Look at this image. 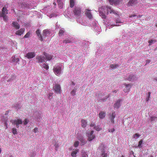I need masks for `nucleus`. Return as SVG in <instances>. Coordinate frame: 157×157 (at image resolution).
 Listing matches in <instances>:
<instances>
[{
  "instance_id": "nucleus-13",
  "label": "nucleus",
  "mask_w": 157,
  "mask_h": 157,
  "mask_svg": "<svg viewBox=\"0 0 157 157\" xmlns=\"http://www.w3.org/2000/svg\"><path fill=\"white\" fill-rule=\"evenodd\" d=\"M43 54L45 56V60H50L52 59V56L51 55L47 54L45 52H44Z\"/></svg>"
},
{
  "instance_id": "nucleus-7",
  "label": "nucleus",
  "mask_w": 157,
  "mask_h": 157,
  "mask_svg": "<svg viewBox=\"0 0 157 157\" xmlns=\"http://www.w3.org/2000/svg\"><path fill=\"white\" fill-rule=\"evenodd\" d=\"M105 7L101 6L99 9L100 15L102 18L105 19L106 16L104 12Z\"/></svg>"
},
{
  "instance_id": "nucleus-2",
  "label": "nucleus",
  "mask_w": 157,
  "mask_h": 157,
  "mask_svg": "<svg viewBox=\"0 0 157 157\" xmlns=\"http://www.w3.org/2000/svg\"><path fill=\"white\" fill-rule=\"evenodd\" d=\"M10 122H11L13 124L16 125L17 128H19V125L20 124H21L22 123V121L21 119L11 120L10 121Z\"/></svg>"
},
{
  "instance_id": "nucleus-52",
  "label": "nucleus",
  "mask_w": 157,
  "mask_h": 157,
  "mask_svg": "<svg viewBox=\"0 0 157 157\" xmlns=\"http://www.w3.org/2000/svg\"><path fill=\"white\" fill-rule=\"evenodd\" d=\"M90 126L91 127H94L95 126V125L94 123H91L90 124Z\"/></svg>"
},
{
  "instance_id": "nucleus-24",
  "label": "nucleus",
  "mask_w": 157,
  "mask_h": 157,
  "mask_svg": "<svg viewBox=\"0 0 157 157\" xmlns=\"http://www.w3.org/2000/svg\"><path fill=\"white\" fill-rule=\"evenodd\" d=\"M136 78V77L135 76L130 75L128 78V80L130 81H132L135 80Z\"/></svg>"
},
{
  "instance_id": "nucleus-22",
  "label": "nucleus",
  "mask_w": 157,
  "mask_h": 157,
  "mask_svg": "<svg viewBox=\"0 0 157 157\" xmlns=\"http://www.w3.org/2000/svg\"><path fill=\"white\" fill-rule=\"evenodd\" d=\"M115 112L112 113L111 115L110 116V118L111 120V122L113 123H114V119L115 118Z\"/></svg>"
},
{
  "instance_id": "nucleus-14",
  "label": "nucleus",
  "mask_w": 157,
  "mask_h": 157,
  "mask_svg": "<svg viewBox=\"0 0 157 157\" xmlns=\"http://www.w3.org/2000/svg\"><path fill=\"white\" fill-rule=\"evenodd\" d=\"M124 85L125 86V87L124 90V91L125 92H128L131 87V85L130 84H125Z\"/></svg>"
},
{
  "instance_id": "nucleus-31",
  "label": "nucleus",
  "mask_w": 157,
  "mask_h": 157,
  "mask_svg": "<svg viewBox=\"0 0 157 157\" xmlns=\"http://www.w3.org/2000/svg\"><path fill=\"white\" fill-rule=\"evenodd\" d=\"M64 31L63 29H60L59 32V36H62L63 34Z\"/></svg>"
},
{
  "instance_id": "nucleus-54",
  "label": "nucleus",
  "mask_w": 157,
  "mask_h": 157,
  "mask_svg": "<svg viewBox=\"0 0 157 157\" xmlns=\"http://www.w3.org/2000/svg\"><path fill=\"white\" fill-rule=\"evenodd\" d=\"M136 15L134 14V15H130L129 16V17L131 18V17H136Z\"/></svg>"
},
{
  "instance_id": "nucleus-55",
  "label": "nucleus",
  "mask_w": 157,
  "mask_h": 157,
  "mask_svg": "<svg viewBox=\"0 0 157 157\" xmlns=\"http://www.w3.org/2000/svg\"><path fill=\"white\" fill-rule=\"evenodd\" d=\"M142 15H139L138 16H137L136 18H138L141 17H142Z\"/></svg>"
},
{
  "instance_id": "nucleus-29",
  "label": "nucleus",
  "mask_w": 157,
  "mask_h": 157,
  "mask_svg": "<svg viewBox=\"0 0 157 157\" xmlns=\"http://www.w3.org/2000/svg\"><path fill=\"white\" fill-rule=\"evenodd\" d=\"M78 150H75L73 151L71 153V155L73 157H75L76 154L78 152Z\"/></svg>"
},
{
  "instance_id": "nucleus-43",
  "label": "nucleus",
  "mask_w": 157,
  "mask_h": 157,
  "mask_svg": "<svg viewBox=\"0 0 157 157\" xmlns=\"http://www.w3.org/2000/svg\"><path fill=\"white\" fill-rule=\"evenodd\" d=\"M2 17L3 18V20L4 21H8V17L6 16V15L4 16L3 17Z\"/></svg>"
},
{
  "instance_id": "nucleus-56",
  "label": "nucleus",
  "mask_w": 157,
  "mask_h": 157,
  "mask_svg": "<svg viewBox=\"0 0 157 157\" xmlns=\"http://www.w3.org/2000/svg\"><path fill=\"white\" fill-rule=\"evenodd\" d=\"M52 93H50L49 94H48V97L49 98L52 95Z\"/></svg>"
},
{
  "instance_id": "nucleus-1",
  "label": "nucleus",
  "mask_w": 157,
  "mask_h": 157,
  "mask_svg": "<svg viewBox=\"0 0 157 157\" xmlns=\"http://www.w3.org/2000/svg\"><path fill=\"white\" fill-rule=\"evenodd\" d=\"M73 13L76 17H80L82 13V8L78 6H75L73 9Z\"/></svg>"
},
{
  "instance_id": "nucleus-46",
  "label": "nucleus",
  "mask_w": 157,
  "mask_h": 157,
  "mask_svg": "<svg viewBox=\"0 0 157 157\" xmlns=\"http://www.w3.org/2000/svg\"><path fill=\"white\" fill-rule=\"evenodd\" d=\"M101 155L102 157H107L108 155L107 153H105L103 152H102Z\"/></svg>"
},
{
  "instance_id": "nucleus-64",
  "label": "nucleus",
  "mask_w": 157,
  "mask_h": 157,
  "mask_svg": "<svg viewBox=\"0 0 157 157\" xmlns=\"http://www.w3.org/2000/svg\"><path fill=\"white\" fill-rule=\"evenodd\" d=\"M7 112V113H5V114L6 115L7 114H8V112Z\"/></svg>"
},
{
  "instance_id": "nucleus-10",
  "label": "nucleus",
  "mask_w": 157,
  "mask_h": 157,
  "mask_svg": "<svg viewBox=\"0 0 157 157\" xmlns=\"http://www.w3.org/2000/svg\"><path fill=\"white\" fill-rule=\"evenodd\" d=\"M36 59L38 63H42L45 61V57L44 56H37L36 57Z\"/></svg>"
},
{
  "instance_id": "nucleus-38",
  "label": "nucleus",
  "mask_w": 157,
  "mask_h": 157,
  "mask_svg": "<svg viewBox=\"0 0 157 157\" xmlns=\"http://www.w3.org/2000/svg\"><path fill=\"white\" fill-rule=\"evenodd\" d=\"M143 141L142 140H140L139 142V144L138 145V147H141V145Z\"/></svg>"
},
{
  "instance_id": "nucleus-51",
  "label": "nucleus",
  "mask_w": 157,
  "mask_h": 157,
  "mask_svg": "<svg viewBox=\"0 0 157 157\" xmlns=\"http://www.w3.org/2000/svg\"><path fill=\"white\" fill-rule=\"evenodd\" d=\"M115 131V129L114 128H113L112 129H109V132H114Z\"/></svg>"
},
{
  "instance_id": "nucleus-26",
  "label": "nucleus",
  "mask_w": 157,
  "mask_h": 157,
  "mask_svg": "<svg viewBox=\"0 0 157 157\" xmlns=\"http://www.w3.org/2000/svg\"><path fill=\"white\" fill-rule=\"evenodd\" d=\"M57 2L58 4L59 8L60 9L62 8H63V3L61 1V0H58L57 1Z\"/></svg>"
},
{
  "instance_id": "nucleus-8",
  "label": "nucleus",
  "mask_w": 157,
  "mask_h": 157,
  "mask_svg": "<svg viewBox=\"0 0 157 157\" xmlns=\"http://www.w3.org/2000/svg\"><path fill=\"white\" fill-rule=\"evenodd\" d=\"M77 138L78 140L80 141L81 143V145H83L86 143V141L84 139L83 136L81 135L80 136V135H78Z\"/></svg>"
},
{
  "instance_id": "nucleus-45",
  "label": "nucleus",
  "mask_w": 157,
  "mask_h": 157,
  "mask_svg": "<svg viewBox=\"0 0 157 157\" xmlns=\"http://www.w3.org/2000/svg\"><path fill=\"white\" fill-rule=\"evenodd\" d=\"M55 141V143L54 144V146L56 148H57L59 147V145L58 143H57V142L56 141Z\"/></svg>"
},
{
  "instance_id": "nucleus-23",
  "label": "nucleus",
  "mask_w": 157,
  "mask_h": 157,
  "mask_svg": "<svg viewBox=\"0 0 157 157\" xmlns=\"http://www.w3.org/2000/svg\"><path fill=\"white\" fill-rule=\"evenodd\" d=\"M105 116V113L101 112L99 114V117L101 119L104 118Z\"/></svg>"
},
{
  "instance_id": "nucleus-48",
  "label": "nucleus",
  "mask_w": 157,
  "mask_h": 157,
  "mask_svg": "<svg viewBox=\"0 0 157 157\" xmlns=\"http://www.w3.org/2000/svg\"><path fill=\"white\" fill-rule=\"evenodd\" d=\"M28 120L27 119H25V120H24V125H26L28 122Z\"/></svg>"
},
{
  "instance_id": "nucleus-35",
  "label": "nucleus",
  "mask_w": 157,
  "mask_h": 157,
  "mask_svg": "<svg viewBox=\"0 0 157 157\" xmlns=\"http://www.w3.org/2000/svg\"><path fill=\"white\" fill-rule=\"evenodd\" d=\"M43 66L44 68L46 69V70H48V69L49 66L47 64H44Z\"/></svg>"
},
{
  "instance_id": "nucleus-6",
  "label": "nucleus",
  "mask_w": 157,
  "mask_h": 157,
  "mask_svg": "<svg viewBox=\"0 0 157 157\" xmlns=\"http://www.w3.org/2000/svg\"><path fill=\"white\" fill-rule=\"evenodd\" d=\"M94 131H91L88 134L87 136L88 137V140L90 141L94 139L95 137V136L93 134Z\"/></svg>"
},
{
  "instance_id": "nucleus-57",
  "label": "nucleus",
  "mask_w": 157,
  "mask_h": 157,
  "mask_svg": "<svg viewBox=\"0 0 157 157\" xmlns=\"http://www.w3.org/2000/svg\"><path fill=\"white\" fill-rule=\"evenodd\" d=\"M151 62V61L150 60H147L146 61V63H149Z\"/></svg>"
},
{
  "instance_id": "nucleus-19",
  "label": "nucleus",
  "mask_w": 157,
  "mask_h": 157,
  "mask_svg": "<svg viewBox=\"0 0 157 157\" xmlns=\"http://www.w3.org/2000/svg\"><path fill=\"white\" fill-rule=\"evenodd\" d=\"M12 26L14 28L17 29H19L20 28V25L17 22L13 21L12 23Z\"/></svg>"
},
{
  "instance_id": "nucleus-30",
  "label": "nucleus",
  "mask_w": 157,
  "mask_h": 157,
  "mask_svg": "<svg viewBox=\"0 0 157 157\" xmlns=\"http://www.w3.org/2000/svg\"><path fill=\"white\" fill-rule=\"evenodd\" d=\"M71 42V40L68 39H66L65 40H63V42L64 43L67 44Z\"/></svg>"
},
{
  "instance_id": "nucleus-50",
  "label": "nucleus",
  "mask_w": 157,
  "mask_h": 157,
  "mask_svg": "<svg viewBox=\"0 0 157 157\" xmlns=\"http://www.w3.org/2000/svg\"><path fill=\"white\" fill-rule=\"evenodd\" d=\"M38 131V128H35L33 129V132L35 133H36Z\"/></svg>"
},
{
  "instance_id": "nucleus-11",
  "label": "nucleus",
  "mask_w": 157,
  "mask_h": 157,
  "mask_svg": "<svg viewBox=\"0 0 157 157\" xmlns=\"http://www.w3.org/2000/svg\"><path fill=\"white\" fill-rule=\"evenodd\" d=\"M35 56V54L34 52H28L25 56V57L29 59L33 58Z\"/></svg>"
},
{
  "instance_id": "nucleus-25",
  "label": "nucleus",
  "mask_w": 157,
  "mask_h": 157,
  "mask_svg": "<svg viewBox=\"0 0 157 157\" xmlns=\"http://www.w3.org/2000/svg\"><path fill=\"white\" fill-rule=\"evenodd\" d=\"M87 123L86 120L82 119L81 120V125L82 127L85 128L86 127Z\"/></svg>"
},
{
  "instance_id": "nucleus-47",
  "label": "nucleus",
  "mask_w": 157,
  "mask_h": 157,
  "mask_svg": "<svg viewBox=\"0 0 157 157\" xmlns=\"http://www.w3.org/2000/svg\"><path fill=\"white\" fill-rule=\"evenodd\" d=\"M115 22H116V23H117V24L119 23H123V22H121L120 21V20H119V19H118L116 20Z\"/></svg>"
},
{
  "instance_id": "nucleus-16",
  "label": "nucleus",
  "mask_w": 157,
  "mask_h": 157,
  "mask_svg": "<svg viewBox=\"0 0 157 157\" xmlns=\"http://www.w3.org/2000/svg\"><path fill=\"white\" fill-rule=\"evenodd\" d=\"M110 4L111 5L113 4L115 5L118 4L120 1V0H109Z\"/></svg>"
},
{
  "instance_id": "nucleus-42",
  "label": "nucleus",
  "mask_w": 157,
  "mask_h": 157,
  "mask_svg": "<svg viewBox=\"0 0 157 157\" xmlns=\"http://www.w3.org/2000/svg\"><path fill=\"white\" fill-rule=\"evenodd\" d=\"M157 120V118L155 117H151V122L152 121H155V120Z\"/></svg>"
},
{
  "instance_id": "nucleus-58",
  "label": "nucleus",
  "mask_w": 157,
  "mask_h": 157,
  "mask_svg": "<svg viewBox=\"0 0 157 157\" xmlns=\"http://www.w3.org/2000/svg\"><path fill=\"white\" fill-rule=\"evenodd\" d=\"M151 94V92H149L148 93V97L149 98H150Z\"/></svg>"
},
{
  "instance_id": "nucleus-36",
  "label": "nucleus",
  "mask_w": 157,
  "mask_h": 157,
  "mask_svg": "<svg viewBox=\"0 0 157 157\" xmlns=\"http://www.w3.org/2000/svg\"><path fill=\"white\" fill-rule=\"evenodd\" d=\"M48 31L47 30H44L43 31V36H46V35L47 34H48Z\"/></svg>"
},
{
  "instance_id": "nucleus-5",
  "label": "nucleus",
  "mask_w": 157,
  "mask_h": 157,
  "mask_svg": "<svg viewBox=\"0 0 157 157\" xmlns=\"http://www.w3.org/2000/svg\"><path fill=\"white\" fill-rule=\"evenodd\" d=\"M54 92L57 94H60L61 87L59 84H56L53 87Z\"/></svg>"
},
{
  "instance_id": "nucleus-49",
  "label": "nucleus",
  "mask_w": 157,
  "mask_h": 157,
  "mask_svg": "<svg viewBox=\"0 0 157 157\" xmlns=\"http://www.w3.org/2000/svg\"><path fill=\"white\" fill-rule=\"evenodd\" d=\"M75 92H76V91L74 90H73L72 91H71V94L72 95L74 96L75 94Z\"/></svg>"
},
{
  "instance_id": "nucleus-20",
  "label": "nucleus",
  "mask_w": 157,
  "mask_h": 157,
  "mask_svg": "<svg viewBox=\"0 0 157 157\" xmlns=\"http://www.w3.org/2000/svg\"><path fill=\"white\" fill-rule=\"evenodd\" d=\"M36 33L37 35V36L39 37V40L41 41H42L43 40V39L41 35L40 34V31L39 29H38L36 31Z\"/></svg>"
},
{
  "instance_id": "nucleus-15",
  "label": "nucleus",
  "mask_w": 157,
  "mask_h": 157,
  "mask_svg": "<svg viewBox=\"0 0 157 157\" xmlns=\"http://www.w3.org/2000/svg\"><path fill=\"white\" fill-rule=\"evenodd\" d=\"M25 31L24 28H22L20 29V30L17 31L15 33V34L17 35L21 36L22 34Z\"/></svg>"
},
{
  "instance_id": "nucleus-28",
  "label": "nucleus",
  "mask_w": 157,
  "mask_h": 157,
  "mask_svg": "<svg viewBox=\"0 0 157 157\" xmlns=\"http://www.w3.org/2000/svg\"><path fill=\"white\" fill-rule=\"evenodd\" d=\"M70 7L73 8L75 4V2L74 0H70Z\"/></svg>"
},
{
  "instance_id": "nucleus-9",
  "label": "nucleus",
  "mask_w": 157,
  "mask_h": 157,
  "mask_svg": "<svg viewBox=\"0 0 157 157\" xmlns=\"http://www.w3.org/2000/svg\"><path fill=\"white\" fill-rule=\"evenodd\" d=\"M8 10L5 7H3L2 10V12H0V17H2L4 16L8 13Z\"/></svg>"
},
{
  "instance_id": "nucleus-61",
  "label": "nucleus",
  "mask_w": 157,
  "mask_h": 157,
  "mask_svg": "<svg viewBox=\"0 0 157 157\" xmlns=\"http://www.w3.org/2000/svg\"><path fill=\"white\" fill-rule=\"evenodd\" d=\"M149 98L148 97V98H146L147 101H148V100H149Z\"/></svg>"
},
{
  "instance_id": "nucleus-17",
  "label": "nucleus",
  "mask_w": 157,
  "mask_h": 157,
  "mask_svg": "<svg viewBox=\"0 0 157 157\" xmlns=\"http://www.w3.org/2000/svg\"><path fill=\"white\" fill-rule=\"evenodd\" d=\"M137 3V0H130L129 2H128V5L129 6H132L136 4Z\"/></svg>"
},
{
  "instance_id": "nucleus-60",
  "label": "nucleus",
  "mask_w": 157,
  "mask_h": 157,
  "mask_svg": "<svg viewBox=\"0 0 157 157\" xmlns=\"http://www.w3.org/2000/svg\"><path fill=\"white\" fill-rule=\"evenodd\" d=\"M120 25H118V24H117V25H114V26H119Z\"/></svg>"
},
{
  "instance_id": "nucleus-63",
  "label": "nucleus",
  "mask_w": 157,
  "mask_h": 157,
  "mask_svg": "<svg viewBox=\"0 0 157 157\" xmlns=\"http://www.w3.org/2000/svg\"><path fill=\"white\" fill-rule=\"evenodd\" d=\"M1 151H2L1 148H0V154L1 153Z\"/></svg>"
},
{
  "instance_id": "nucleus-4",
  "label": "nucleus",
  "mask_w": 157,
  "mask_h": 157,
  "mask_svg": "<svg viewBox=\"0 0 157 157\" xmlns=\"http://www.w3.org/2000/svg\"><path fill=\"white\" fill-rule=\"evenodd\" d=\"M53 71L54 73L57 76H59L61 73V68L60 67H54Z\"/></svg>"
},
{
  "instance_id": "nucleus-32",
  "label": "nucleus",
  "mask_w": 157,
  "mask_h": 157,
  "mask_svg": "<svg viewBox=\"0 0 157 157\" xmlns=\"http://www.w3.org/2000/svg\"><path fill=\"white\" fill-rule=\"evenodd\" d=\"M12 133L14 135H16L17 134V132L16 128H13L12 129Z\"/></svg>"
},
{
  "instance_id": "nucleus-18",
  "label": "nucleus",
  "mask_w": 157,
  "mask_h": 157,
  "mask_svg": "<svg viewBox=\"0 0 157 157\" xmlns=\"http://www.w3.org/2000/svg\"><path fill=\"white\" fill-rule=\"evenodd\" d=\"M121 101V100L120 99H119L115 103L114 105V109H118L119 107L120 106V102Z\"/></svg>"
},
{
  "instance_id": "nucleus-53",
  "label": "nucleus",
  "mask_w": 157,
  "mask_h": 157,
  "mask_svg": "<svg viewBox=\"0 0 157 157\" xmlns=\"http://www.w3.org/2000/svg\"><path fill=\"white\" fill-rule=\"evenodd\" d=\"M7 118H6V121L5 122V125L6 126V128H7V125H8V123L7 122Z\"/></svg>"
},
{
  "instance_id": "nucleus-33",
  "label": "nucleus",
  "mask_w": 157,
  "mask_h": 157,
  "mask_svg": "<svg viewBox=\"0 0 157 157\" xmlns=\"http://www.w3.org/2000/svg\"><path fill=\"white\" fill-rule=\"evenodd\" d=\"M94 129H95L96 131H98L102 129V128H99L98 126H95L94 127Z\"/></svg>"
},
{
  "instance_id": "nucleus-21",
  "label": "nucleus",
  "mask_w": 157,
  "mask_h": 157,
  "mask_svg": "<svg viewBox=\"0 0 157 157\" xmlns=\"http://www.w3.org/2000/svg\"><path fill=\"white\" fill-rule=\"evenodd\" d=\"M11 61L13 62H15L16 63H19V60L18 58H15V56H13L11 59Z\"/></svg>"
},
{
  "instance_id": "nucleus-39",
  "label": "nucleus",
  "mask_w": 157,
  "mask_h": 157,
  "mask_svg": "<svg viewBox=\"0 0 157 157\" xmlns=\"http://www.w3.org/2000/svg\"><path fill=\"white\" fill-rule=\"evenodd\" d=\"M88 155L87 154H86V152H84L83 153H82L81 157H88Z\"/></svg>"
},
{
  "instance_id": "nucleus-34",
  "label": "nucleus",
  "mask_w": 157,
  "mask_h": 157,
  "mask_svg": "<svg viewBox=\"0 0 157 157\" xmlns=\"http://www.w3.org/2000/svg\"><path fill=\"white\" fill-rule=\"evenodd\" d=\"M21 6L22 7H24L25 8H29V5L28 4L25 3H22Z\"/></svg>"
},
{
  "instance_id": "nucleus-27",
  "label": "nucleus",
  "mask_w": 157,
  "mask_h": 157,
  "mask_svg": "<svg viewBox=\"0 0 157 157\" xmlns=\"http://www.w3.org/2000/svg\"><path fill=\"white\" fill-rule=\"evenodd\" d=\"M119 66V65L117 64H113L110 65V67L113 69H115L117 68Z\"/></svg>"
},
{
  "instance_id": "nucleus-40",
  "label": "nucleus",
  "mask_w": 157,
  "mask_h": 157,
  "mask_svg": "<svg viewBox=\"0 0 157 157\" xmlns=\"http://www.w3.org/2000/svg\"><path fill=\"white\" fill-rule=\"evenodd\" d=\"M30 34V33L29 32H28L24 36V38H29Z\"/></svg>"
},
{
  "instance_id": "nucleus-3",
  "label": "nucleus",
  "mask_w": 157,
  "mask_h": 157,
  "mask_svg": "<svg viewBox=\"0 0 157 157\" xmlns=\"http://www.w3.org/2000/svg\"><path fill=\"white\" fill-rule=\"evenodd\" d=\"M106 8L107 10V12L106 13L107 15L108 14L109 12L110 13H113L115 15L118 14V12L114 10L111 6H107Z\"/></svg>"
},
{
  "instance_id": "nucleus-41",
  "label": "nucleus",
  "mask_w": 157,
  "mask_h": 157,
  "mask_svg": "<svg viewBox=\"0 0 157 157\" xmlns=\"http://www.w3.org/2000/svg\"><path fill=\"white\" fill-rule=\"evenodd\" d=\"M79 144V142L78 141H75L74 144V146L75 147H77L78 146Z\"/></svg>"
},
{
  "instance_id": "nucleus-44",
  "label": "nucleus",
  "mask_w": 157,
  "mask_h": 157,
  "mask_svg": "<svg viewBox=\"0 0 157 157\" xmlns=\"http://www.w3.org/2000/svg\"><path fill=\"white\" fill-rule=\"evenodd\" d=\"M140 136V135L138 133H136L133 136V137L134 138H135L136 137H139Z\"/></svg>"
},
{
  "instance_id": "nucleus-37",
  "label": "nucleus",
  "mask_w": 157,
  "mask_h": 157,
  "mask_svg": "<svg viewBox=\"0 0 157 157\" xmlns=\"http://www.w3.org/2000/svg\"><path fill=\"white\" fill-rule=\"evenodd\" d=\"M156 42V41L155 40H149L148 41V43H149V45L150 46V45H151L152 44V43L153 42Z\"/></svg>"
},
{
  "instance_id": "nucleus-12",
  "label": "nucleus",
  "mask_w": 157,
  "mask_h": 157,
  "mask_svg": "<svg viewBox=\"0 0 157 157\" xmlns=\"http://www.w3.org/2000/svg\"><path fill=\"white\" fill-rule=\"evenodd\" d=\"M85 13L87 17L89 19H91L92 18V16L90 12V10L86 9L85 11Z\"/></svg>"
},
{
  "instance_id": "nucleus-62",
  "label": "nucleus",
  "mask_w": 157,
  "mask_h": 157,
  "mask_svg": "<svg viewBox=\"0 0 157 157\" xmlns=\"http://www.w3.org/2000/svg\"><path fill=\"white\" fill-rule=\"evenodd\" d=\"M72 85H75V83L73 82H72Z\"/></svg>"
},
{
  "instance_id": "nucleus-59",
  "label": "nucleus",
  "mask_w": 157,
  "mask_h": 157,
  "mask_svg": "<svg viewBox=\"0 0 157 157\" xmlns=\"http://www.w3.org/2000/svg\"><path fill=\"white\" fill-rule=\"evenodd\" d=\"M117 90H115L114 91H113V93H116L117 92Z\"/></svg>"
}]
</instances>
